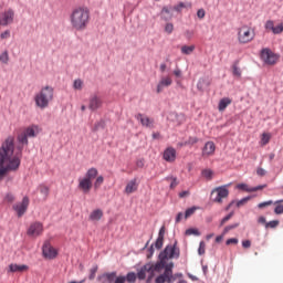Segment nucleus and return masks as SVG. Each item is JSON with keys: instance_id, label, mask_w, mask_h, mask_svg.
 <instances>
[{"instance_id": "1", "label": "nucleus", "mask_w": 283, "mask_h": 283, "mask_svg": "<svg viewBox=\"0 0 283 283\" xmlns=\"http://www.w3.org/2000/svg\"><path fill=\"white\" fill-rule=\"evenodd\" d=\"M21 166V155H14V138L8 137L0 147V180L7 171H17Z\"/></svg>"}, {"instance_id": "2", "label": "nucleus", "mask_w": 283, "mask_h": 283, "mask_svg": "<svg viewBox=\"0 0 283 283\" xmlns=\"http://www.w3.org/2000/svg\"><path fill=\"white\" fill-rule=\"evenodd\" d=\"M70 23L76 32H84L90 25V9L86 7L74 8L70 14Z\"/></svg>"}, {"instance_id": "3", "label": "nucleus", "mask_w": 283, "mask_h": 283, "mask_svg": "<svg viewBox=\"0 0 283 283\" xmlns=\"http://www.w3.org/2000/svg\"><path fill=\"white\" fill-rule=\"evenodd\" d=\"M52 101H54V88L52 86L42 87L34 96L35 106L39 109H46V107H50Z\"/></svg>"}, {"instance_id": "4", "label": "nucleus", "mask_w": 283, "mask_h": 283, "mask_svg": "<svg viewBox=\"0 0 283 283\" xmlns=\"http://www.w3.org/2000/svg\"><path fill=\"white\" fill-rule=\"evenodd\" d=\"M96 176H98V169L90 168L84 177L78 178L77 188L82 193H90L92 191V187H94L93 180Z\"/></svg>"}, {"instance_id": "5", "label": "nucleus", "mask_w": 283, "mask_h": 283, "mask_svg": "<svg viewBox=\"0 0 283 283\" xmlns=\"http://www.w3.org/2000/svg\"><path fill=\"white\" fill-rule=\"evenodd\" d=\"M178 277H182V273L174 274V262L166 265V270L163 274L156 277V283H174Z\"/></svg>"}, {"instance_id": "6", "label": "nucleus", "mask_w": 283, "mask_h": 283, "mask_svg": "<svg viewBox=\"0 0 283 283\" xmlns=\"http://www.w3.org/2000/svg\"><path fill=\"white\" fill-rule=\"evenodd\" d=\"M253 39H255V31L251 27L243 25L238 29V41L242 45L251 43Z\"/></svg>"}, {"instance_id": "7", "label": "nucleus", "mask_w": 283, "mask_h": 283, "mask_svg": "<svg viewBox=\"0 0 283 283\" xmlns=\"http://www.w3.org/2000/svg\"><path fill=\"white\" fill-rule=\"evenodd\" d=\"M180 258V249L176 247V242L171 245H167L164 251L159 253V260H164L167 262V260H178Z\"/></svg>"}, {"instance_id": "8", "label": "nucleus", "mask_w": 283, "mask_h": 283, "mask_svg": "<svg viewBox=\"0 0 283 283\" xmlns=\"http://www.w3.org/2000/svg\"><path fill=\"white\" fill-rule=\"evenodd\" d=\"M41 132L38 125H32L25 128L19 136L18 140L21 145H28V138H34Z\"/></svg>"}, {"instance_id": "9", "label": "nucleus", "mask_w": 283, "mask_h": 283, "mask_svg": "<svg viewBox=\"0 0 283 283\" xmlns=\"http://www.w3.org/2000/svg\"><path fill=\"white\" fill-rule=\"evenodd\" d=\"M211 198L212 202L222 205V200H224V198H229V189H227V186L217 187L211 191Z\"/></svg>"}, {"instance_id": "10", "label": "nucleus", "mask_w": 283, "mask_h": 283, "mask_svg": "<svg viewBox=\"0 0 283 283\" xmlns=\"http://www.w3.org/2000/svg\"><path fill=\"white\" fill-rule=\"evenodd\" d=\"M167 268V261L164 259H159L156 263H147L145 264V269L148 270V273L150 274V277H154L155 273H160L163 269L166 270Z\"/></svg>"}, {"instance_id": "11", "label": "nucleus", "mask_w": 283, "mask_h": 283, "mask_svg": "<svg viewBox=\"0 0 283 283\" xmlns=\"http://www.w3.org/2000/svg\"><path fill=\"white\" fill-rule=\"evenodd\" d=\"M261 59L264 61V63H266V65H275L280 56L273 53L270 49H263L261 51Z\"/></svg>"}, {"instance_id": "12", "label": "nucleus", "mask_w": 283, "mask_h": 283, "mask_svg": "<svg viewBox=\"0 0 283 283\" xmlns=\"http://www.w3.org/2000/svg\"><path fill=\"white\" fill-rule=\"evenodd\" d=\"M14 23V10L8 9L0 12V25L7 27Z\"/></svg>"}, {"instance_id": "13", "label": "nucleus", "mask_w": 283, "mask_h": 283, "mask_svg": "<svg viewBox=\"0 0 283 283\" xmlns=\"http://www.w3.org/2000/svg\"><path fill=\"white\" fill-rule=\"evenodd\" d=\"M136 120L140 122L142 127H146L147 129H154L155 127V120L154 118H150L149 116L139 113L135 115Z\"/></svg>"}, {"instance_id": "14", "label": "nucleus", "mask_w": 283, "mask_h": 283, "mask_svg": "<svg viewBox=\"0 0 283 283\" xmlns=\"http://www.w3.org/2000/svg\"><path fill=\"white\" fill-rule=\"evenodd\" d=\"M42 233H43V223L41 222L31 223L27 231V235H29L30 238H39V235H41Z\"/></svg>"}, {"instance_id": "15", "label": "nucleus", "mask_w": 283, "mask_h": 283, "mask_svg": "<svg viewBox=\"0 0 283 283\" xmlns=\"http://www.w3.org/2000/svg\"><path fill=\"white\" fill-rule=\"evenodd\" d=\"M28 207H30V198L28 197H23L22 202L13 206L14 211L18 213V218H21V216L28 211Z\"/></svg>"}, {"instance_id": "16", "label": "nucleus", "mask_w": 283, "mask_h": 283, "mask_svg": "<svg viewBox=\"0 0 283 283\" xmlns=\"http://www.w3.org/2000/svg\"><path fill=\"white\" fill-rule=\"evenodd\" d=\"M265 30L268 32H272V34H282V32H283V22H281L280 24H277L275 27V22L273 20H268L265 22Z\"/></svg>"}, {"instance_id": "17", "label": "nucleus", "mask_w": 283, "mask_h": 283, "mask_svg": "<svg viewBox=\"0 0 283 283\" xmlns=\"http://www.w3.org/2000/svg\"><path fill=\"white\" fill-rule=\"evenodd\" d=\"M42 253H43L44 258H48L49 260H54V258H56V255H57L56 249H54V247H52V244H50V242H45L43 244Z\"/></svg>"}, {"instance_id": "18", "label": "nucleus", "mask_w": 283, "mask_h": 283, "mask_svg": "<svg viewBox=\"0 0 283 283\" xmlns=\"http://www.w3.org/2000/svg\"><path fill=\"white\" fill-rule=\"evenodd\" d=\"M213 154H216V144L213 142H207L202 148V157L209 158V156H213Z\"/></svg>"}, {"instance_id": "19", "label": "nucleus", "mask_w": 283, "mask_h": 283, "mask_svg": "<svg viewBox=\"0 0 283 283\" xmlns=\"http://www.w3.org/2000/svg\"><path fill=\"white\" fill-rule=\"evenodd\" d=\"M102 105H103V101L97 95H93L90 98L88 108L91 109V112H96V109H99Z\"/></svg>"}, {"instance_id": "20", "label": "nucleus", "mask_w": 283, "mask_h": 283, "mask_svg": "<svg viewBox=\"0 0 283 283\" xmlns=\"http://www.w3.org/2000/svg\"><path fill=\"white\" fill-rule=\"evenodd\" d=\"M174 83V80H171V76L167 75L165 77H161L157 85V94H160L165 87H169Z\"/></svg>"}, {"instance_id": "21", "label": "nucleus", "mask_w": 283, "mask_h": 283, "mask_svg": "<svg viewBox=\"0 0 283 283\" xmlns=\"http://www.w3.org/2000/svg\"><path fill=\"white\" fill-rule=\"evenodd\" d=\"M114 280H116V272H107L97 276L101 283H114Z\"/></svg>"}, {"instance_id": "22", "label": "nucleus", "mask_w": 283, "mask_h": 283, "mask_svg": "<svg viewBox=\"0 0 283 283\" xmlns=\"http://www.w3.org/2000/svg\"><path fill=\"white\" fill-rule=\"evenodd\" d=\"M164 160H166V163H175L176 161V148L168 147L164 151Z\"/></svg>"}, {"instance_id": "23", "label": "nucleus", "mask_w": 283, "mask_h": 283, "mask_svg": "<svg viewBox=\"0 0 283 283\" xmlns=\"http://www.w3.org/2000/svg\"><path fill=\"white\" fill-rule=\"evenodd\" d=\"M124 191L125 193H127V196L138 191V181L136 179H132L130 181H128Z\"/></svg>"}, {"instance_id": "24", "label": "nucleus", "mask_w": 283, "mask_h": 283, "mask_svg": "<svg viewBox=\"0 0 283 283\" xmlns=\"http://www.w3.org/2000/svg\"><path fill=\"white\" fill-rule=\"evenodd\" d=\"M9 271L10 273H23L28 271V265L25 264L19 265V264L12 263L9 265Z\"/></svg>"}, {"instance_id": "25", "label": "nucleus", "mask_w": 283, "mask_h": 283, "mask_svg": "<svg viewBox=\"0 0 283 283\" xmlns=\"http://www.w3.org/2000/svg\"><path fill=\"white\" fill-rule=\"evenodd\" d=\"M102 218H103V210L95 209L91 212L88 220H91V222H98V220H101Z\"/></svg>"}, {"instance_id": "26", "label": "nucleus", "mask_w": 283, "mask_h": 283, "mask_svg": "<svg viewBox=\"0 0 283 283\" xmlns=\"http://www.w3.org/2000/svg\"><path fill=\"white\" fill-rule=\"evenodd\" d=\"M232 99L229 97H223L219 101L218 109L219 112H224L231 105Z\"/></svg>"}, {"instance_id": "27", "label": "nucleus", "mask_w": 283, "mask_h": 283, "mask_svg": "<svg viewBox=\"0 0 283 283\" xmlns=\"http://www.w3.org/2000/svg\"><path fill=\"white\" fill-rule=\"evenodd\" d=\"M167 182H170V189H176L178 182V178L174 176L166 177Z\"/></svg>"}, {"instance_id": "28", "label": "nucleus", "mask_w": 283, "mask_h": 283, "mask_svg": "<svg viewBox=\"0 0 283 283\" xmlns=\"http://www.w3.org/2000/svg\"><path fill=\"white\" fill-rule=\"evenodd\" d=\"M270 142H271V134L263 133L261 136V146L264 147L265 145H269Z\"/></svg>"}, {"instance_id": "29", "label": "nucleus", "mask_w": 283, "mask_h": 283, "mask_svg": "<svg viewBox=\"0 0 283 283\" xmlns=\"http://www.w3.org/2000/svg\"><path fill=\"white\" fill-rule=\"evenodd\" d=\"M282 202H283L282 200L274 202V205H276V207L274 209V213L276 216H282V213H283V205H282Z\"/></svg>"}, {"instance_id": "30", "label": "nucleus", "mask_w": 283, "mask_h": 283, "mask_svg": "<svg viewBox=\"0 0 283 283\" xmlns=\"http://www.w3.org/2000/svg\"><path fill=\"white\" fill-rule=\"evenodd\" d=\"M95 178L94 189H101L103 182H105V178L103 176H96Z\"/></svg>"}, {"instance_id": "31", "label": "nucleus", "mask_w": 283, "mask_h": 283, "mask_svg": "<svg viewBox=\"0 0 283 283\" xmlns=\"http://www.w3.org/2000/svg\"><path fill=\"white\" fill-rule=\"evenodd\" d=\"M147 273H149L148 269H145V265L137 273L138 280H145L147 277Z\"/></svg>"}, {"instance_id": "32", "label": "nucleus", "mask_w": 283, "mask_h": 283, "mask_svg": "<svg viewBox=\"0 0 283 283\" xmlns=\"http://www.w3.org/2000/svg\"><path fill=\"white\" fill-rule=\"evenodd\" d=\"M193 50H196L195 45H190V46L184 45V46H181V53L182 54L189 55V54H191L193 52Z\"/></svg>"}, {"instance_id": "33", "label": "nucleus", "mask_w": 283, "mask_h": 283, "mask_svg": "<svg viewBox=\"0 0 283 283\" xmlns=\"http://www.w3.org/2000/svg\"><path fill=\"white\" fill-rule=\"evenodd\" d=\"M8 61H10V55H8V51H4L0 54V63L8 65Z\"/></svg>"}, {"instance_id": "34", "label": "nucleus", "mask_w": 283, "mask_h": 283, "mask_svg": "<svg viewBox=\"0 0 283 283\" xmlns=\"http://www.w3.org/2000/svg\"><path fill=\"white\" fill-rule=\"evenodd\" d=\"M202 176H203V178H206V180H212V178H213V170L205 169V170H202Z\"/></svg>"}, {"instance_id": "35", "label": "nucleus", "mask_w": 283, "mask_h": 283, "mask_svg": "<svg viewBox=\"0 0 283 283\" xmlns=\"http://www.w3.org/2000/svg\"><path fill=\"white\" fill-rule=\"evenodd\" d=\"M196 211H198L197 207L188 208L185 212V220H187L188 218H191V216H193Z\"/></svg>"}, {"instance_id": "36", "label": "nucleus", "mask_w": 283, "mask_h": 283, "mask_svg": "<svg viewBox=\"0 0 283 283\" xmlns=\"http://www.w3.org/2000/svg\"><path fill=\"white\" fill-rule=\"evenodd\" d=\"M40 193H42V196H44V198H48V196L50 195V188L48 186H43L41 185L39 187Z\"/></svg>"}, {"instance_id": "37", "label": "nucleus", "mask_w": 283, "mask_h": 283, "mask_svg": "<svg viewBox=\"0 0 283 283\" xmlns=\"http://www.w3.org/2000/svg\"><path fill=\"white\" fill-rule=\"evenodd\" d=\"M279 226H280V221L273 220V221L265 223V229H276V227H279Z\"/></svg>"}, {"instance_id": "38", "label": "nucleus", "mask_w": 283, "mask_h": 283, "mask_svg": "<svg viewBox=\"0 0 283 283\" xmlns=\"http://www.w3.org/2000/svg\"><path fill=\"white\" fill-rule=\"evenodd\" d=\"M98 272V265H94L91 270H90V275H88V280H94V277H96V273Z\"/></svg>"}, {"instance_id": "39", "label": "nucleus", "mask_w": 283, "mask_h": 283, "mask_svg": "<svg viewBox=\"0 0 283 283\" xmlns=\"http://www.w3.org/2000/svg\"><path fill=\"white\" fill-rule=\"evenodd\" d=\"M161 14H167V15H164L165 21H169V19H171V12L169 11V8H167V7L163 8Z\"/></svg>"}, {"instance_id": "40", "label": "nucleus", "mask_w": 283, "mask_h": 283, "mask_svg": "<svg viewBox=\"0 0 283 283\" xmlns=\"http://www.w3.org/2000/svg\"><path fill=\"white\" fill-rule=\"evenodd\" d=\"M232 74L233 76H238V78H240L242 76V71L240 70V67H238V65H233L232 66Z\"/></svg>"}, {"instance_id": "41", "label": "nucleus", "mask_w": 283, "mask_h": 283, "mask_svg": "<svg viewBox=\"0 0 283 283\" xmlns=\"http://www.w3.org/2000/svg\"><path fill=\"white\" fill-rule=\"evenodd\" d=\"M206 249H207V244L205 243V241H200L199 249H198L199 255H205Z\"/></svg>"}, {"instance_id": "42", "label": "nucleus", "mask_w": 283, "mask_h": 283, "mask_svg": "<svg viewBox=\"0 0 283 283\" xmlns=\"http://www.w3.org/2000/svg\"><path fill=\"white\" fill-rule=\"evenodd\" d=\"M262 189H266V185L251 187L250 189H248V192L253 193L254 191H262Z\"/></svg>"}, {"instance_id": "43", "label": "nucleus", "mask_w": 283, "mask_h": 283, "mask_svg": "<svg viewBox=\"0 0 283 283\" xmlns=\"http://www.w3.org/2000/svg\"><path fill=\"white\" fill-rule=\"evenodd\" d=\"M125 277H126V281H128L129 283L136 282V273L134 272L128 273Z\"/></svg>"}, {"instance_id": "44", "label": "nucleus", "mask_w": 283, "mask_h": 283, "mask_svg": "<svg viewBox=\"0 0 283 283\" xmlns=\"http://www.w3.org/2000/svg\"><path fill=\"white\" fill-rule=\"evenodd\" d=\"M164 242H165V239L158 237L156 242H155V248L158 249V250L163 249Z\"/></svg>"}, {"instance_id": "45", "label": "nucleus", "mask_w": 283, "mask_h": 283, "mask_svg": "<svg viewBox=\"0 0 283 283\" xmlns=\"http://www.w3.org/2000/svg\"><path fill=\"white\" fill-rule=\"evenodd\" d=\"M186 235H200V232L198 231V229L190 228L186 230Z\"/></svg>"}, {"instance_id": "46", "label": "nucleus", "mask_w": 283, "mask_h": 283, "mask_svg": "<svg viewBox=\"0 0 283 283\" xmlns=\"http://www.w3.org/2000/svg\"><path fill=\"white\" fill-rule=\"evenodd\" d=\"M74 90H83V81L75 80L73 84Z\"/></svg>"}, {"instance_id": "47", "label": "nucleus", "mask_w": 283, "mask_h": 283, "mask_svg": "<svg viewBox=\"0 0 283 283\" xmlns=\"http://www.w3.org/2000/svg\"><path fill=\"white\" fill-rule=\"evenodd\" d=\"M271 205H273V200H269V201L261 202V203L258 205V207H259L260 209H264V208H266V207H271Z\"/></svg>"}, {"instance_id": "48", "label": "nucleus", "mask_w": 283, "mask_h": 283, "mask_svg": "<svg viewBox=\"0 0 283 283\" xmlns=\"http://www.w3.org/2000/svg\"><path fill=\"white\" fill-rule=\"evenodd\" d=\"M233 218V212H230L228 216H226L221 222H220V227H223V224H227V222H229V219Z\"/></svg>"}, {"instance_id": "49", "label": "nucleus", "mask_w": 283, "mask_h": 283, "mask_svg": "<svg viewBox=\"0 0 283 283\" xmlns=\"http://www.w3.org/2000/svg\"><path fill=\"white\" fill-rule=\"evenodd\" d=\"M165 32H166L167 34H171V32H174V23H167V24L165 25Z\"/></svg>"}, {"instance_id": "50", "label": "nucleus", "mask_w": 283, "mask_h": 283, "mask_svg": "<svg viewBox=\"0 0 283 283\" xmlns=\"http://www.w3.org/2000/svg\"><path fill=\"white\" fill-rule=\"evenodd\" d=\"M238 227H240L239 223L232 224V226H227L223 230V233H229V231L233 230V229H238Z\"/></svg>"}, {"instance_id": "51", "label": "nucleus", "mask_w": 283, "mask_h": 283, "mask_svg": "<svg viewBox=\"0 0 283 283\" xmlns=\"http://www.w3.org/2000/svg\"><path fill=\"white\" fill-rule=\"evenodd\" d=\"M127 279L125 276H115L114 283H125Z\"/></svg>"}, {"instance_id": "52", "label": "nucleus", "mask_w": 283, "mask_h": 283, "mask_svg": "<svg viewBox=\"0 0 283 283\" xmlns=\"http://www.w3.org/2000/svg\"><path fill=\"white\" fill-rule=\"evenodd\" d=\"M249 200V197L241 199L240 201L237 202V207H242L243 205H247Z\"/></svg>"}, {"instance_id": "53", "label": "nucleus", "mask_w": 283, "mask_h": 283, "mask_svg": "<svg viewBox=\"0 0 283 283\" xmlns=\"http://www.w3.org/2000/svg\"><path fill=\"white\" fill-rule=\"evenodd\" d=\"M198 143V137H190L187 142L186 145H196Z\"/></svg>"}, {"instance_id": "54", "label": "nucleus", "mask_w": 283, "mask_h": 283, "mask_svg": "<svg viewBox=\"0 0 283 283\" xmlns=\"http://www.w3.org/2000/svg\"><path fill=\"white\" fill-rule=\"evenodd\" d=\"M4 200L7 202H14V195L12 193H7V196L4 197Z\"/></svg>"}, {"instance_id": "55", "label": "nucleus", "mask_w": 283, "mask_h": 283, "mask_svg": "<svg viewBox=\"0 0 283 283\" xmlns=\"http://www.w3.org/2000/svg\"><path fill=\"white\" fill-rule=\"evenodd\" d=\"M242 247L243 249H251V241L250 240L242 241Z\"/></svg>"}, {"instance_id": "56", "label": "nucleus", "mask_w": 283, "mask_h": 283, "mask_svg": "<svg viewBox=\"0 0 283 283\" xmlns=\"http://www.w3.org/2000/svg\"><path fill=\"white\" fill-rule=\"evenodd\" d=\"M226 244H227V245H230V244H238V239H235V238L228 239V240L226 241Z\"/></svg>"}, {"instance_id": "57", "label": "nucleus", "mask_w": 283, "mask_h": 283, "mask_svg": "<svg viewBox=\"0 0 283 283\" xmlns=\"http://www.w3.org/2000/svg\"><path fill=\"white\" fill-rule=\"evenodd\" d=\"M206 15L205 9H199L197 11L198 19H202Z\"/></svg>"}, {"instance_id": "58", "label": "nucleus", "mask_w": 283, "mask_h": 283, "mask_svg": "<svg viewBox=\"0 0 283 283\" xmlns=\"http://www.w3.org/2000/svg\"><path fill=\"white\" fill-rule=\"evenodd\" d=\"M256 174L261 177L266 176V170L264 168H258Z\"/></svg>"}, {"instance_id": "59", "label": "nucleus", "mask_w": 283, "mask_h": 283, "mask_svg": "<svg viewBox=\"0 0 283 283\" xmlns=\"http://www.w3.org/2000/svg\"><path fill=\"white\" fill-rule=\"evenodd\" d=\"M182 8H186V6L184 2H180L178 6L174 7V10H176V12H180Z\"/></svg>"}, {"instance_id": "60", "label": "nucleus", "mask_w": 283, "mask_h": 283, "mask_svg": "<svg viewBox=\"0 0 283 283\" xmlns=\"http://www.w3.org/2000/svg\"><path fill=\"white\" fill-rule=\"evenodd\" d=\"M1 39H10V30H7L1 33L0 35Z\"/></svg>"}, {"instance_id": "61", "label": "nucleus", "mask_w": 283, "mask_h": 283, "mask_svg": "<svg viewBox=\"0 0 283 283\" xmlns=\"http://www.w3.org/2000/svg\"><path fill=\"white\" fill-rule=\"evenodd\" d=\"M258 222H259V224H264V227H266V224H268L265 217H259Z\"/></svg>"}, {"instance_id": "62", "label": "nucleus", "mask_w": 283, "mask_h": 283, "mask_svg": "<svg viewBox=\"0 0 283 283\" xmlns=\"http://www.w3.org/2000/svg\"><path fill=\"white\" fill-rule=\"evenodd\" d=\"M174 74L177 76V78H180V76H182V71L177 67V69L174 71Z\"/></svg>"}, {"instance_id": "63", "label": "nucleus", "mask_w": 283, "mask_h": 283, "mask_svg": "<svg viewBox=\"0 0 283 283\" xmlns=\"http://www.w3.org/2000/svg\"><path fill=\"white\" fill-rule=\"evenodd\" d=\"M158 238L165 239V227H161L158 233Z\"/></svg>"}, {"instance_id": "64", "label": "nucleus", "mask_w": 283, "mask_h": 283, "mask_svg": "<svg viewBox=\"0 0 283 283\" xmlns=\"http://www.w3.org/2000/svg\"><path fill=\"white\" fill-rule=\"evenodd\" d=\"M198 90H203L205 87V80H199L198 84H197Z\"/></svg>"}]
</instances>
